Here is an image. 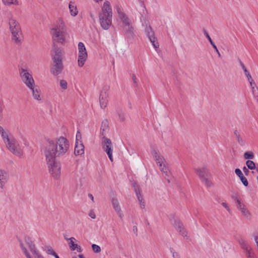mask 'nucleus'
<instances>
[{"label":"nucleus","instance_id":"obj_43","mask_svg":"<svg viewBox=\"0 0 258 258\" xmlns=\"http://www.w3.org/2000/svg\"><path fill=\"white\" fill-rule=\"evenodd\" d=\"M204 33L205 35L206 38L208 39L209 41L210 42V44H212L213 43V41H212L211 38L210 37V35H209L208 33L206 31L205 29H204Z\"/></svg>","mask_w":258,"mask_h":258},{"label":"nucleus","instance_id":"obj_46","mask_svg":"<svg viewBox=\"0 0 258 258\" xmlns=\"http://www.w3.org/2000/svg\"><path fill=\"white\" fill-rule=\"evenodd\" d=\"M252 89V93H253V94L254 95V96H257L258 95V88L257 87H252V88H251Z\"/></svg>","mask_w":258,"mask_h":258},{"label":"nucleus","instance_id":"obj_16","mask_svg":"<svg viewBox=\"0 0 258 258\" xmlns=\"http://www.w3.org/2000/svg\"><path fill=\"white\" fill-rule=\"evenodd\" d=\"M174 227L177 232L183 236H187V231L185 229L183 224L179 220H175L174 223Z\"/></svg>","mask_w":258,"mask_h":258},{"label":"nucleus","instance_id":"obj_30","mask_svg":"<svg viewBox=\"0 0 258 258\" xmlns=\"http://www.w3.org/2000/svg\"><path fill=\"white\" fill-rule=\"evenodd\" d=\"M117 113L118 116V119L120 122H123L125 120V114L121 110L119 109L117 111Z\"/></svg>","mask_w":258,"mask_h":258},{"label":"nucleus","instance_id":"obj_39","mask_svg":"<svg viewBox=\"0 0 258 258\" xmlns=\"http://www.w3.org/2000/svg\"><path fill=\"white\" fill-rule=\"evenodd\" d=\"M3 3L6 5L17 4V0H3Z\"/></svg>","mask_w":258,"mask_h":258},{"label":"nucleus","instance_id":"obj_50","mask_svg":"<svg viewBox=\"0 0 258 258\" xmlns=\"http://www.w3.org/2000/svg\"><path fill=\"white\" fill-rule=\"evenodd\" d=\"M132 80L134 82V83L135 84V86H137V78L135 75L133 74L132 75Z\"/></svg>","mask_w":258,"mask_h":258},{"label":"nucleus","instance_id":"obj_45","mask_svg":"<svg viewBox=\"0 0 258 258\" xmlns=\"http://www.w3.org/2000/svg\"><path fill=\"white\" fill-rule=\"evenodd\" d=\"M248 80L249 82L251 88H252V87H256L255 83H254L252 78H251V79L249 78V79H248Z\"/></svg>","mask_w":258,"mask_h":258},{"label":"nucleus","instance_id":"obj_10","mask_svg":"<svg viewBox=\"0 0 258 258\" xmlns=\"http://www.w3.org/2000/svg\"><path fill=\"white\" fill-rule=\"evenodd\" d=\"M19 73L23 83L27 87L31 88L35 84L34 80L32 75L28 73L27 70L23 68L20 69Z\"/></svg>","mask_w":258,"mask_h":258},{"label":"nucleus","instance_id":"obj_49","mask_svg":"<svg viewBox=\"0 0 258 258\" xmlns=\"http://www.w3.org/2000/svg\"><path fill=\"white\" fill-rule=\"evenodd\" d=\"M243 171L245 174V175H248V173L249 172V170H248V168H247L246 167L244 166L243 167Z\"/></svg>","mask_w":258,"mask_h":258},{"label":"nucleus","instance_id":"obj_62","mask_svg":"<svg viewBox=\"0 0 258 258\" xmlns=\"http://www.w3.org/2000/svg\"><path fill=\"white\" fill-rule=\"evenodd\" d=\"M55 258H59V256H58V255L56 253V252L55 253L54 255H53Z\"/></svg>","mask_w":258,"mask_h":258},{"label":"nucleus","instance_id":"obj_42","mask_svg":"<svg viewBox=\"0 0 258 258\" xmlns=\"http://www.w3.org/2000/svg\"><path fill=\"white\" fill-rule=\"evenodd\" d=\"M46 252L48 254L50 255H54L55 252L53 250L51 247L50 246H47V250Z\"/></svg>","mask_w":258,"mask_h":258},{"label":"nucleus","instance_id":"obj_41","mask_svg":"<svg viewBox=\"0 0 258 258\" xmlns=\"http://www.w3.org/2000/svg\"><path fill=\"white\" fill-rule=\"evenodd\" d=\"M170 251L172 253L173 258H180V255L178 252L174 251L173 248H170Z\"/></svg>","mask_w":258,"mask_h":258},{"label":"nucleus","instance_id":"obj_28","mask_svg":"<svg viewBox=\"0 0 258 258\" xmlns=\"http://www.w3.org/2000/svg\"><path fill=\"white\" fill-rule=\"evenodd\" d=\"M135 185L136 183H135L134 185V186L135 187V191L136 192L139 202H141L144 200V199L141 194L139 187L138 185L136 186Z\"/></svg>","mask_w":258,"mask_h":258},{"label":"nucleus","instance_id":"obj_47","mask_svg":"<svg viewBox=\"0 0 258 258\" xmlns=\"http://www.w3.org/2000/svg\"><path fill=\"white\" fill-rule=\"evenodd\" d=\"M236 203L237 204H238V208L240 209L241 208V207H242L243 206H244L241 203V202L240 201V200H239V199L237 197H236Z\"/></svg>","mask_w":258,"mask_h":258},{"label":"nucleus","instance_id":"obj_29","mask_svg":"<svg viewBox=\"0 0 258 258\" xmlns=\"http://www.w3.org/2000/svg\"><path fill=\"white\" fill-rule=\"evenodd\" d=\"M69 240H70V242H69V245L70 248V249L72 250H75L76 249V247H77L78 244H75L74 242V240H76V239L74 237H71L69 239H68Z\"/></svg>","mask_w":258,"mask_h":258},{"label":"nucleus","instance_id":"obj_8","mask_svg":"<svg viewBox=\"0 0 258 258\" xmlns=\"http://www.w3.org/2000/svg\"><path fill=\"white\" fill-rule=\"evenodd\" d=\"M238 242L241 248L243 250V253L247 258H257L251 246L247 241L240 239L239 240Z\"/></svg>","mask_w":258,"mask_h":258},{"label":"nucleus","instance_id":"obj_3","mask_svg":"<svg viewBox=\"0 0 258 258\" xmlns=\"http://www.w3.org/2000/svg\"><path fill=\"white\" fill-rule=\"evenodd\" d=\"M51 34L53 41L61 44L65 42L67 31L64 23L61 19H59L56 24L51 29Z\"/></svg>","mask_w":258,"mask_h":258},{"label":"nucleus","instance_id":"obj_48","mask_svg":"<svg viewBox=\"0 0 258 258\" xmlns=\"http://www.w3.org/2000/svg\"><path fill=\"white\" fill-rule=\"evenodd\" d=\"M24 253L27 258H32L26 248H24Z\"/></svg>","mask_w":258,"mask_h":258},{"label":"nucleus","instance_id":"obj_63","mask_svg":"<svg viewBox=\"0 0 258 258\" xmlns=\"http://www.w3.org/2000/svg\"><path fill=\"white\" fill-rule=\"evenodd\" d=\"M21 247L22 248V249L23 250V251H24V248H26L22 244H21Z\"/></svg>","mask_w":258,"mask_h":258},{"label":"nucleus","instance_id":"obj_56","mask_svg":"<svg viewBox=\"0 0 258 258\" xmlns=\"http://www.w3.org/2000/svg\"><path fill=\"white\" fill-rule=\"evenodd\" d=\"M27 243L28 244V246L29 247L30 246H31L32 245H33L34 244L33 242L30 240H29L28 241H27Z\"/></svg>","mask_w":258,"mask_h":258},{"label":"nucleus","instance_id":"obj_58","mask_svg":"<svg viewBox=\"0 0 258 258\" xmlns=\"http://www.w3.org/2000/svg\"><path fill=\"white\" fill-rule=\"evenodd\" d=\"M88 197L90 198V199L92 200V201L94 202V197H93V195L91 194H89Z\"/></svg>","mask_w":258,"mask_h":258},{"label":"nucleus","instance_id":"obj_51","mask_svg":"<svg viewBox=\"0 0 258 258\" xmlns=\"http://www.w3.org/2000/svg\"><path fill=\"white\" fill-rule=\"evenodd\" d=\"M254 241H255V242L256 243V248H257V250L258 251V235H255L254 236Z\"/></svg>","mask_w":258,"mask_h":258},{"label":"nucleus","instance_id":"obj_54","mask_svg":"<svg viewBox=\"0 0 258 258\" xmlns=\"http://www.w3.org/2000/svg\"><path fill=\"white\" fill-rule=\"evenodd\" d=\"M222 206L225 207L228 211L230 210V209L229 207L228 206L227 204L226 203H222Z\"/></svg>","mask_w":258,"mask_h":258},{"label":"nucleus","instance_id":"obj_25","mask_svg":"<svg viewBox=\"0 0 258 258\" xmlns=\"http://www.w3.org/2000/svg\"><path fill=\"white\" fill-rule=\"evenodd\" d=\"M235 173L239 177L243 185L247 186L248 185V181L246 178L243 175L241 171L239 168H236L235 170Z\"/></svg>","mask_w":258,"mask_h":258},{"label":"nucleus","instance_id":"obj_52","mask_svg":"<svg viewBox=\"0 0 258 258\" xmlns=\"http://www.w3.org/2000/svg\"><path fill=\"white\" fill-rule=\"evenodd\" d=\"M139 203H140L141 208V209H145V203L144 201L143 200L142 202H139Z\"/></svg>","mask_w":258,"mask_h":258},{"label":"nucleus","instance_id":"obj_24","mask_svg":"<svg viewBox=\"0 0 258 258\" xmlns=\"http://www.w3.org/2000/svg\"><path fill=\"white\" fill-rule=\"evenodd\" d=\"M29 89L32 90L33 97L35 99L37 100H40L41 99L40 93V91L39 87L36 86L35 84H34V85L31 87V88Z\"/></svg>","mask_w":258,"mask_h":258},{"label":"nucleus","instance_id":"obj_5","mask_svg":"<svg viewBox=\"0 0 258 258\" xmlns=\"http://www.w3.org/2000/svg\"><path fill=\"white\" fill-rule=\"evenodd\" d=\"M9 29L12 34V39L17 45L21 44L22 36L19 23L13 17L9 19Z\"/></svg>","mask_w":258,"mask_h":258},{"label":"nucleus","instance_id":"obj_31","mask_svg":"<svg viewBox=\"0 0 258 258\" xmlns=\"http://www.w3.org/2000/svg\"><path fill=\"white\" fill-rule=\"evenodd\" d=\"M239 62H240V66H241L242 69L244 71V74H245V76H246L247 79H249V78L251 79V76L250 74H249V72L247 70V69H246L245 66H244V64H243V63L241 60H239Z\"/></svg>","mask_w":258,"mask_h":258},{"label":"nucleus","instance_id":"obj_11","mask_svg":"<svg viewBox=\"0 0 258 258\" xmlns=\"http://www.w3.org/2000/svg\"><path fill=\"white\" fill-rule=\"evenodd\" d=\"M78 66L80 67H82L85 64V62H86L88 57L86 47L83 42H80L78 43Z\"/></svg>","mask_w":258,"mask_h":258},{"label":"nucleus","instance_id":"obj_60","mask_svg":"<svg viewBox=\"0 0 258 258\" xmlns=\"http://www.w3.org/2000/svg\"><path fill=\"white\" fill-rule=\"evenodd\" d=\"M133 231L135 233L137 232L138 229H137V227L136 226H134V227H133Z\"/></svg>","mask_w":258,"mask_h":258},{"label":"nucleus","instance_id":"obj_59","mask_svg":"<svg viewBox=\"0 0 258 258\" xmlns=\"http://www.w3.org/2000/svg\"><path fill=\"white\" fill-rule=\"evenodd\" d=\"M37 258H44L40 253L39 252L38 253V254H36L35 255Z\"/></svg>","mask_w":258,"mask_h":258},{"label":"nucleus","instance_id":"obj_4","mask_svg":"<svg viewBox=\"0 0 258 258\" xmlns=\"http://www.w3.org/2000/svg\"><path fill=\"white\" fill-rule=\"evenodd\" d=\"M151 153L157 164L159 166L161 171L163 173V176L169 183L170 182L169 179L170 172L165 164V160L164 157L161 154L159 151L154 147L151 148Z\"/></svg>","mask_w":258,"mask_h":258},{"label":"nucleus","instance_id":"obj_38","mask_svg":"<svg viewBox=\"0 0 258 258\" xmlns=\"http://www.w3.org/2000/svg\"><path fill=\"white\" fill-rule=\"evenodd\" d=\"M244 157L245 159H253L254 155L251 152H246L244 154Z\"/></svg>","mask_w":258,"mask_h":258},{"label":"nucleus","instance_id":"obj_64","mask_svg":"<svg viewBox=\"0 0 258 258\" xmlns=\"http://www.w3.org/2000/svg\"><path fill=\"white\" fill-rule=\"evenodd\" d=\"M217 54H218V55L219 57H220V56H221V54H220V53L219 51H218V52H217Z\"/></svg>","mask_w":258,"mask_h":258},{"label":"nucleus","instance_id":"obj_13","mask_svg":"<svg viewBox=\"0 0 258 258\" xmlns=\"http://www.w3.org/2000/svg\"><path fill=\"white\" fill-rule=\"evenodd\" d=\"M108 87H105L101 90L100 94L99 102L100 107L102 109H104L106 106L108 102Z\"/></svg>","mask_w":258,"mask_h":258},{"label":"nucleus","instance_id":"obj_19","mask_svg":"<svg viewBox=\"0 0 258 258\" xmlns=\"http://www.w3.org/2000/svg\"><path fill=\"white\" fill-rule=\"evenodd\" d=\"M112 205L113 209L116 212L117 215L120 218H122L123 217V214L121 210V208L119 206V202L117 199L113 198L111 200Z\"/></svg>","mask_w":258,"mask_h":258},{"label":"nucleus","instance_id":"obj_57","mask_svg":"<svg viewBox=\"0 0 258 258\" xmlns=\"http://www.w3.org/2000/svg\"><path fill=\"white\" fill-rule=\"evenodd\" d=\"M76 249H77V251L79 252H80L82 251V249L81 247L78 245L77 246V247H76Z\"/></svg>","mask_w":258,"mask_h":258},{"label":"nucleus","instance_id":"obj_33","mask_svg":"<svg viewBox=\"0 0 258 258\" xmlns=\"http://www.w3.org/2000/svg\"><path fill=\"white\" fill-rule=\"evenodd\" d=\"M149 39L150 40V41L151 42V43L153 45V47L156 49H157V48H159V43L157 41V39H156V38L155 36L152 37V38H150V39Z\"/></svg>","mask_w":258,"mask_h":258},{"label":"nucleus","instance_id":"obj_26","mask_svg":"<svg viewBox=\"0 0 258 258\" xmlns=\"http://www.w3.org/2000/svg\"><path fill=\"white\" fill-rule=\"evenodd\" d=\"M69 9L71 15L73 16H76L78 13L77 6L72 2H70L69 4Z\"/></svg>","mask_w":258,"mask_h":258},{"label":"nucleus","instance_id":"obj_18","mask_svg":"<svg viewBox=\"0 0 258 258\" xmlns=\"http://www.w3.org/2000/svg\"><path fill=\"white\" fill-rule=\"evenodd\" d=\"M9 175L5 170L0 169V188L3 189L4 185L7 182Z\"/></svg>","mask_w":258,"mask_h":258},{"label":"nucleus","instance_id":"obj_7","mask_svg":"<svg viewBox=\"0 0 258 258\" xmlns=\"http://www.w3.org/2000/svg\"><path fill=\"white\" fill-rule=\"evenodd\" d=\"M8 149L15 155L20 157L22 151L18 141L13 137L6 144Z\"/></svg>","mask_w":258,"mask_h":258},{"label":"nucleus","instance_id":"obj_21","mask_svg":"<svg viewBox=\"0 0 258 258\" xmlns=\"http://www.w3.org/2000/svg\"><path fill=\"white\" fill-rule=\"evenodd\" d=\"M0 134L5 144L13 137L12 135L9 134L8 131H5L1 126H0Z\"/></svg>","mask_w":258,"mask_h":258},{"label":"nucleus","instance_id":"obj_15","mask_svg":"<svg viewBox=\"0 0 258 258\" xmlns=\"http://www.w3.org/2000/svg\"><path fill=\"white\" fill-rule=\"evenodd\" d=\"M62 69V61H53V64L51 68L50 72L54 75H58L61 73Z\"/></svg>","mask_w":258,"mask_h":258},{"label":"nucleus","instance_id":"obj_2","mask_svg":"<svg viewBox=\"0 0 258 258\" xmlns=\"http://www.w3.org/2000/svg\"><path fill=\"white\" fill-rule=\"evenodd\" d=\"M99 17L101 27L104 30H108L112 24V9L108 1L104 3Z\"/></svg>","mask_w":258,"mask_h":258},{"label":"nucleus","instance_id":"obj_14","mask_svg":"<svg viewBox=\"0 0 258 258\" xmlns=\"http://www.w3.org/2000/svg\"><path fill=\"white\" fill-rule=\"evenodd\" d=\"M63 51L60 48H58L55 44L53 46V48L51 50V55L53 61H62V55Z\"/></svg>","mask_w":258,"mask_h":258},{"label":"nucleus","instance_id":"obj_44","mask_svg":"<svg viewBox=\"0 0 258 258\" xmlns=\"http://www.w3.org/2000/svg\"><path fill=\"white\" fill-rule=\"evenodd\" d=\"M240 210L241 211V212L245 216H247V215H249V213L247 211V210L245 208L244 206H243L242 207H241Z\"/></svg>","mask_w":258,"mask_h":258},{"label":"nucleus","instance_id":"obj_20","mask_svg":"<svg viewBox=\"0 0 258 258\" xmlns=\"http://www.w3.org/2000/svg\"><path fill=\"white\" fill-rule=\"evenodd\" d=\"M109 131V123L107 119H104L102 121L100 127V136L101 139L104 137H106V133Z\"/></svg>","mask_w":258,"mask_h":258},{"label":"nucleus","instance_id":"obj_35","mask_svg":"<svg viewBox=\"0 0 258 258\" xmlns=\"http://www.w3.org/2000/svg\"><path fill=\"white\" fill-rule=\"evenodd\" d=\"M246 165L249 169L252 170L255 168V163L251 160L246 161Z\"/></svg>","mask_w":258,"mask_h":258},{"label":"nucleus","instance_id":"obj_23","mask_svg":"<svg viewBox=\"0 0 258 258\" xmlns=\"http://www.w3.org/2000/svg\"><path fill=\"white\" fill-rule=\"evenodd\" d=\"M125 34L127 38H133L134 37V28L132 24L125 26L124 27Z\"/></svg>","mask_w":258,"mask_h":258},{"label":"nucleus","instance_id":"obj_37","mask_svg":"<svg viewBox=\"0 0 258 258\" xmlns=\"http://www.w3.org/2000/svg\"><path fill=\"white\" fill-rule=\"evenodd\" d=\"M60 86L63 90H66L68 88V83L64 80H61L60 81Z\"/></svg>","mask_w":258,"mask_h":258},{"label":"nucleus","instance_id":"obj_17","mask_svg":"<svg viewBox=\"0 0 258 258\" xmlns=\"http://www.w3.org/2000/svg\"><path fill=\"white\" fill-rule=\"evenodd\" d=\"M195 171L201 180L203 179V178L208 177L211 175L209 170L206 167L199 168L196 169Z\"/></svg>","mask_w":258,"mask_h":258},{"label":"nucleus","instance_id":"obj_40","mask_svg":"<svg viewBox=\"0 0 258 258\" xmlns=\"http://www.w3.org/2000/svg\"><path fill=\"white\" fill-rule=\"evenodd\" d=\"M29 248L30 251L34 255L38 254V253L39 252L37 250V248H36L35 244L30 246Z\"/></svg>","mask_w":258,"mask_h":258},{"label":"nucleus","instance_id":"obj_34","mask_svg":"<svg viewBox=\"0 0 258 258\" xmlns=\"http://www.w3.org/2000/svg\"><path fill=\"white\" fill-rule=\"evenodd\" d=\"M234 134L236 138L237 141L238 142V143L239 144H240L241 145H243V140L241 138L240 135L239 133H238V132L237 130H235L234 132Z\"/></svg>","mask_w":258,"mask_h":258},{"label":"nucleus","instance_id":"obj_61","mask_svg":"<svg viewBox=\"0 0 258 258\" xmlns=\"http://www.w3.org/2000/svg\"><path fill=\"white\" fill-rule=\"evenodd\" d=\"M79 258H85L83 254H79Z\"/></svg>","mask_w":258,"mask_h":258},{"label":"nucleus","instance_id":"obj_27","mask_svg":"<svg viewBox=\"0 0 258 258\" xmlns=\"http://www.w3.org/2000/svg\"><path fill=\"white\" fill-rule=\"evenodd\" d=\"M145 33L149 39L155 36L154 32L153 31L151 26H146L145 29Z\"/></svg>","mask_w":258,"mask_h":258},{"label":"nucleus","instance_id":"obj_32","mask_svg":"<svg viewBox=\"0 0 258 258\" xmlns=\"http://www.w3.org/2000/svg\"><path fill=\"white\" fill-rule=\"evenodd\" d=\"M201 181L207 187H210L213 185V183L209 177L203 178Z\"/></svg>","mask_w":258,"mask_h":258},{"label":"nucleus","instance_id":"obj_12","mask_svg":"<svg viewBox=\"0 0 258 258\" xmlns=\"http://www.w3.org/2000/svg\"><path fill=\"white\" fill-rule=\"evenodd\" d=\"M81 134L79 131L76 135V146L74 153L76 155H81L84 153V147L81 141Z\"/></svg>","mask_w":258,"mask_h":258},{"label":"nucleus","instance_id":"obj_6","mask_svg":"<svg viewBox=\"0 0 258 258\" xmlns=\"http://www.w3.org/2000/svg\"><path fill=\"white\" fill-rule=\"evenodd\" d=\"M49 172L54 179H58L61 173V166L55 158L45 156Z\"/></svg>","mask_w":258,"mask_h":258},{"label":"nucleus","instance_id":"obj_22","mask_svg":"<svg viewBox=\"0 0 258 258\" xmlns=\"http://www.w3.org/2000/svg\"><path fill=\"white\" fill-rule=\"evenodd\" d=\"M118 16L124 27L131 24V21L125 13L118 10Z\"/></svg>","mask_w":258,"mask_h":258},{"label":"nucleus","instance_id":"obj_1","mask_svg":"<svg viewBox=\"0 0 258 258\" xmlns=\"http://www.w3.org/2000/svg\"><path fill=\"white\" fill-rule=\"evenodd\" d=\"M69 148V141L65 138L61 137L56 139L55 141L48 140L44 150V154L47 157L56 158L67 155Z\"/></svg>","mask_w":258,"mask_h":258},{"label":"nucleus","instance_id":"obj_55","mask_svg":"<svg viewBox=\"0 0 258 258\" xmlns=\"http://www.w3.org/2000/svg\"><path fill=\"white\" fill-rule=\"evenodd\" d=\"M211 44L212 46V47H213V48L215 50L216 52H218V49L217 46L214 44V43L213 42L212 44Z\"/></svg>","mask_w":258,"mask_h":258},{"label":"nucleus","instance_id":"obj_53","mask_svg":"<svg viewBox=\"0 0 258 258\" xmlns=\"http://www.w3.org/2000/svg\"><path fill=\"white\" fill-rule=\"evenodd\" d=\"M89 215L92 219H95L96 218L95 214L93 212H90Z\"/></svg>","mask_w":258,"mask_h":258},{"label":"nucleus","instance_id":"obj_9","mask_svg":"<svg viewBox=\"0 0 258 258\" xmlns=\"http://www.w3.org/2000/svg\"><path fill=\"white\" fill-rule=\"evenodd\" d=\"M101 146L103 151L107 154L110 161L112 162L113 160L112 156L113 145L111 141L106 137H104L101 139Z\"/></svg>","mask_w":258,"mask_h":258},{"label":"nucleus","instance_id":"obj_36","mask_svg":"<svg viewBox=\"0 0 258 258\" xmlns=\"http://www.w3.org/2000/svg\"><path fill=\"white\" fill-rule=\"evenodd\" d=\"M92 248L93 251L95 253H99L101 250L100 247L99 245H96L95 244H93L92 245Z\"/></svg>","mask_w":258,"mask_h":258}]
</instances>
